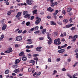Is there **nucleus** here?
Wrapping results in <instances>:
<instances>
[{
    "instance_id": "a18cd8bd",
    "label": "nucleus",
    "mask_w": 78,
    "mask_h": 78,
    "mask_svg": "<svg viewBox=\"0 0 78 78\" xmlns=\"http://www.w3.org/2000/svg\"><path fill=\"white\" fill-rule=\"evenodd\" d=\"M19 46H20V45H19V44H16L15 45V47H19Z\"/></svg>"
},
{
    "instance_id": "ea45409f",
    "label": "nucleus",
    "mask_w": 78,
    "mask_h": 78,
    "mask_svg": "<svg viewBox=\"0 0 78 78\" xmlns=\"http://www.w3.org/2000/svg\"><path fill=\"white\" fill-rule=\"evenodd\" d=\"M41 72H39L38 73H37V76H39V75H41Z\"/></svg>"
},
{
    "instance_id": "f704fd0d",
    "label": "nucleus",
    "mask_w": 78,
    "mask_h": 78,
    "mask_svg": "<svg viewBox=\"0 0 78 78\" xmlns=\"http://www.w3.org/2000/svg\"><path fill=\"white\" fill-rule=\"evenodd\" d=\"M38 59H39L38 58H37V57H36L34 58V60H35V61H38Z\"/></svg>"
},
{
    "instance_id": "393cba45",
    "label": "nucleus",
    "mask_w": 78,
    "mask_h": 78,
    "mask_svg": "<svg viewBox=\"0 0 78 78\" xmlns=\"http://www.w3.org/2000/svg\"><path fill=\"white\" fill-rule=\"evenodd\" d=\"M22 60L23 61H26L27 60V57H23L22 58Z\"/></svg>"
},
{
    "instance_id": "f8f14e48",
    "label": "nucleus",
    "mask_w": 78,
    "mask_h": 78,
    "mask_svg": "<svg viewBox=\"0 0 78 78\" xmlns=\"http://www.w3.org/2000/svg\"><path fill=\"white\" fill-rule=\"evenodd\" d=\"M7 27V26L6 24L4 25L2 27V30H5L6 29V27Z\"/></svg>"
},
{
    "instance_id": "5701e85b",
    "label": "nucleus",
    "mask_w": 78,
    "mask_h": 78,
    "mask_svg": "<svg viewBox=\"0 0 78 78\" xmlns=\"http://www.w3.org/2000/svg\"><path fill=\"white\" fill-rule=\"evenodd\" d=\"M33 14H36L37 13V10H34L33 11Z\"/></svg>"
},
{
    "instance_id": "a19ab883",
    "label": "nucleus",
    "mask_w": 78,
    "mask_h": 78,
    "mask_svg": "<svg viewBox=\"0 0 78 78\" xmlns=\"http://www.w3.org/2000/svg\"><path fill=\"white\" fill-rule=\"evenodd\" d=\"M62 13L64 14V15H65V14L66 13V12L65 10H64L62 11Z\"/></svg>"
},
{
    "instance_id": "58836bf2",
    "label": "nucleus",
    "mask_w": 78,
    "mask_h": 78,
    "mask_svg": "<svg viewBox=\"0 0 78 78\" xmlns=\"http://www.w3.org/2000/svg\"><path fill=\"white\" fill-rule=\"evenodd\" d=\"M78 37V35H75L74 37H73V38H74L75 39H76V38Z\"/></svg>"
},
{
    "instance_id": "49530a36",
    "label": "nucleus",
    "mask_w": 78,
    "mask_h": 78,
    "mask_svg": "<svg viewBox=\"0 0 78 78\" xmlns=\"http://www.w3.org/2000/svg\"><path fill=\"white\" fill-rule=\"evenodd\" d=\"M31 54H29L28 55V57L29 58H31Z\"/></svg>"
},
{
    "instance_id": "79ce46f5",
    "label": "nucleus",
    "mask_w": 78,
    "mask_h": 78,
    "mask_svg": "<svg viewBox=\"0 0 78 78\" xmlns=\"http://www.w3.org/2000/svg\"><path fill=\"white\" fill-rule=\"evenodd\" d=\"M67 76H69V77L70 78H73L72 76H70V75L69 74H67Z\"/></svg>"
},
{
    "instance_id": "37998d69",
    "label": "nucleus",
    "mask_w": 78,
    "mask_h": 78,
    "mask_svg": "<svg viewBox=\"0 0 78 78\" xmlns=\"http://www.w3.org/2000/svg\"><path fill=\"white\" fill-rule=\"evenodd\" d=\"M54 36L55 37H56V36H57V33L56 32H54Z\"/></svg>"
},
{
    "instance_id": "4c0bfd02",
    "label": "nucleus",
    "mask_w": 78,
    "mask_h": 78,
    "mask_svg": "<svg viewBox=\"0 0 78 78\" xmlns=\"http://www.w3.org/2000/svg\"><path fill=\"white\" fill-rule=\"evenodd\" d=\"M11 14V12L10 10L7 13V15H10Z\"/></svg>"
},
{
    "instance_id": "4be33fe9",
    "label": "nucleus",
    "mask_w": 78,
    "mask_h": 78,
    "mask_svg": "<svg viewBox=\"0 0 78 78\" xmlns=\"http://www.w3.org/2000/svg\"><path fill=\"white\" fill-rule=\"evenodd\" d=\"M23 15H26L28 13V12L27 11H25L23 12Z\"/></svg>"
},
{
    "instance_id": "aec40b11",
    "label": "nucleus",
    "mask_w": 78,
    "mask_h": 78,
    "mask_svg": "<svg viewBox=\"0 0 78 78\" xmlns=\"http://www.w3.org/2000/svg\"><path fill=\"white\" fill-rule=\"evenodd\" d=\"M51 25H56V23H55V22L53 21H51Z\"/></svg>"
},
{
    "instance_id": "a878e982",
    "label": "nucleus",
    "mask_w": 78,
    "mask_h": 78,
    "mask_svg": "<svg viewBox=\"0 0 78 78\" xmlns=\"http://www.w3.org/2000/svg\"><path fill=\"white\" fill-rule=\"evenodd\" d=\"M39 56V55L37 54H34L33 55V57H36L37 56Z\"/></svg>"
},
{
    "instance_id": "4468645a",
    "label": "nucleus",
    "mask_w": 78,
    "mask_h": 78,
    "mask_svg": "<svg viewBox=\"0 0 78 78\" xmlns=\"http://www.w3.org/2000/svg\"><path fill=\"white\" fill-rule=\"evenodd\" d=\"M73 25V24H68L66 25V28H70V27H72V26Z\"/></svg>"
},
{
    "instance_id": "f03ea898",
    "label": "nucleus",
    "mask_w": 78,
    "mask_h": 78,
    "mask_svg": "<svg viewBox=\"0 0 78 78\" xmlns=\"http://www.w3.org/2000/svg\"><path fill=\"white\" fill-rule=\"evenodd\" d=\"M36 19L37 20L35 21V24L36 25H38V24L40 23L41 20V18H39L38 17H37L36 18Z\"/></svg>"
},
{
    "instance_id": "1a4fd4ad",
    "label": "nucleus",
    "mask_w": 78,
    "mask_h": 78,
    "mask_svg": "<svg viewBox=\"0 0 78 78\" xmlns=\"http://www.w3.org/2000/svg\"><path fill=\"white\" fill-rule=\"evenodd\" d=\"M27 41L28 42L27 43V44H32V41H31V40L30 39H28L27 40Z\"/></svg>"
},
{
    "instance_id": "3c124183",
    "label": "nucleus",
    "mask_w": 78,
    "mask_h": 78,
    "mask_svg": "<svg viewBox=\"0 0 78 78\" xmlns=\"http://www.w3.org/2000/svg\"><path fill=\"white\" fill-rule=\"evenodd\" d=\"M26 51H27V52L28 53H30V52L31 51L29 49H26Z\"/></svg>"
},
{
    "instance_id": "052dcab7",
    "label": "nucleus",
    "mask_w": 78,
    "mask_h": 78,
    "mask_svg": "<svg viewBox=\"0 0 78 78\" xmlns=\"http://www.w3.org/2000/svg\"><path fill=\"white\" fill-rule=\"evenodd\" d=\"M27 32V30H24L22 32V33L23 34H25V33H26V32Z\"/></svg>"
},
{
    "instance_id": "0e129e2a",
    "label": "nucleus",
    "mask_w": 78,
    "mask_h": 78,
    "mask_svg": "<svg viewBox=\"0 0 78 78\" xmlns=\"http://www.w3.org/2000/svg\"><path fill=\"white\" fill-rule=\"evenodd\" d=\"M43 39H44L43 37H42L39 38V40H43Z\"/></svg>"
},
{
    "instance_id": "e433bc0d",
    "label": "nucleus",
    "mask_w": 78,
    "mask_h": 78,
    "mask_svg": "<svg viewBox=\"0 0 78 78\" xmlns=\"http://www.w3.org/2000/svg\"><path fill=\"white\" fill-rule=\"evenodd\" d=\"M51 4V7H54V6H55V4L54 3L52 2Z\"/></svg>"
},
{
    "instance_id": "864d4df0",
    "label": "nucleus",
    "mask_w": 78,
    "mask_h": 78,
    "mask_svg": "<svg viewBox=\"0 0 78 78\" xmlns=\"http://www.w3.org/2000/svg\"><path fill=\"white\" fill-rule=\"evenodd\" d=\"M4 20H5V19H3L1 21V23H3V22H4Z\"/></svg>"
},
{
    "instance_id": "5fc2aeb1",
    "label": "nucleus",
    "mask_w": 78,
    "mask_h": 78,
    "mask_svg": "<svg viewBox=\"0 0 78 78\" xmlns=\"http://www.w3.org/2000/svg\"><path fill=\"white\" fill-rule=\"evenodd\" d=\"M34 16H32L31 17L30 19L31 20H33L34 19Z\"/></svg>"
},
{
    "instance_id": "2f4dec72",
    "label": "nucleus",
    "mask_w": 78,
    "mask_h": 78,
    "mask_svg": "<svg viewBox=\"0 0 78 78\" xmlns=\"http://www.w3.org/2000/svg\"><path fill=\"white\" fill-rule=\"evenodd\" d=\"M56 73H57V71H56V70H54L53 71V73L52 75H55V74H56Z\"/></svg>"
},
{
    "instance_id": "f3484780",
    "label": "nucleus",
    "mask_w": 78,
    "mask_h": 78,
    "mask_svg": "<svg viewBox=\"0 0 78 78\" xmlns=\"http://www.w3.org/2000/svg\"><path fill=\"white\" fill-rule=\"evenodd\" d=\"M20 62V60H19V59H17L16 60L15 63L16 64H17L18 63H19Z\"/></svg>"
},
{
    "instance_id": "338daca9",
    "label": "nucleus",
    "mask_w": 78,
    "mask_h": 78,
    "mask_svg": "<svg viewBox=\"0 0 78 78\" xmlns=\"http://www.w3.org/2000/svg\"><path fill=\"white\" fill-rule=\"evenodd\" d=\"M34 28H32L30 30V31H34Z\"/></svg>"
},
{
    "instance_id": "4d7b16f0",
    "label": "nucleus",
    "mask_w": 78,
    "mask_h": 78,
    "mask_svg": "<svg viewBox=\"0 0 78 78\" xmlns=\"http://www.w3.org/2000/svg\"><path fill=\"white\" fill-rule=\"evenodd\" d=\"M33 47H34V46L33 45L30 46V48H33Z\"/></svg>"
},
{
    "instance_id": "bb28decb",
    "label": "nucleus",
    "mask_w": 78,
    "mask_h": 78,
    "mask_svg": "<svg viewBox=\"0 0 78 78\" xmlns=\"http://www.w3.org/2000/svg\"><path fill=\"white\" fill-rule=\"evenodd\" d=\"M9 73V70L7 69L5 70V74H7Z\"/></svg>"
},
{
    "instance_id": "6ab92c4d",
    "label": "nucleus",
    "mask_w": 78,
    "mask_h": 78,
    "mask_svg": "<svg viewBox=\"0 0 78 78\" xmlns=\"http://www.w3.org/2000/svg\"><path fill=\"white\" fill-rule=\"evenodd\" d=\"M22 55H23V56L24 55V52H21L19 54V56H22Z\"/></svg>"
},
{
    "instance_id": "69168bd1",
    "label": "nucleus",
    "mask_w": 78,
    "mask_h": 78,
    "mask_svg": "<svg viewBox=\"0 0 78 78\" xmlns=\"http://www.w3.org/2000/svg\"><path fill=\"white\" fill-rule=\"evenodd\" d=\"M71 48V46H69L67 48V49H70V48Z\"/></svg>"
},
{
    "instance_id": "412c9836",
    "label": "nucleus",
    "mask_w": 78,
    "mask_h": 78,
    "mask_svg": "<svg viewBox=\"0 0 78 78\" xmlns=\"http://www.w3.org/2000/svg\"><path fill=\"white\" fill-rule=\"evenodd\" d=\"M48 44L50 45V44H51V43H52V40L51 39L49 41H48Z\"/></svg>"
},
{
    "instance_id": "9b49d317",
    "label": "nucleus",
    "mask_w": 78,
    "mask_h": 78,
    "mask_svg": "<svg viewBox=\"0 0 78 78\" xmlns=\"http://www.w3.org/2000/svg\"><path fill=\"white\" fill-rule=\"evenodd\" d=\"M5 37V35L2 34V35H1V37H0V41H2V40L3 39V38H4V37Z\"/></svg>"
},
{
    "instance_id": "cd10ccee",
    "label": "nucleus",
    "mask_w": 78,
    "mask_h": 78,
    "mask_svg": "<svg viewBox=\"0 0 78 78\" xmlns=\"http://www.w3.org/2000/svg\"><path fill=\"white\" fill-rule=\"evenodd\" d=\"M57 23L59 25H62V22L60 21V22H57Z\"/></svg>"
},
{
    "instance_id": "774afa93",
    "label": "nucleus",
    "mask_w": 78,
    "mask_h": 78,
    "mask_svg": "<svg viewBox=\"0 0 78 78\" xmlns=\"http://www.w3.org/2000/svg\"><path fill=\"white\" fill-rule=\"evenodd\" d=\"M74 51L75 53H77V52H78V49Z\"/></svg>"
},
{
    "instance_id": "8fccbe9b",
    "label": "nucleus",
    "mask_w": 78,
    "mask_h": 78,
    "mask_svg": "<svg viewBox=\"0 0 78 78\" xmlns=\"http://www.w3.org/2000/svg\"><path fill=\"white\" fill-rule=\"evenodd\" d=\"M75 27H73L71 28L70 29L72 30V31H73V30H75Z\"/></svg>"
},
{
    "instance_id": "2eb2a0df",
    "label": "nucleus",
    "mask_w": 78,
    "mask_h": 78,
    "mask_svg": "<svg viewBox=\"0 0 78 78\" xmlns=\"http://www.w3.org/2000/svg\"><path fill=\"white\" fill-rule=\"evenodd\" d=\"M20 72V70H19V69H15L14 71L13 72L15 73H17L18 72Z\"/></svg>"
},
{
    "instance_id": "bf43d9fd",
    "label": "nucleus",
    "mask_w": 78,
    "mask_h": 78,
    "mask_svg": "<svg viewBox=\"0 0 78 78\" xmlns=\"http://www.w3.org/2000/svg\"><path fill=\"white\" fill-rule=\"evenodd\" d=\"M78 75V73L74 74V75H73V76H77Z\"/></svg>"
},
{
    "instance_id": "6e6d98bb",
    "label": "nucleus",
    "mask_w": 78,
    "mask_h": 78,
    "mask_svg": "<svg viewBox=\"0 0 78 78\" xmlns=\"http://www.w3.org/2000/svg\"><path fill=\"white\" fill-rule=\"evenodd\" d=\"M75 55L76 56V58H78V53H76Z\"/></svg>"
},
{
    "instance_id": "a211bd4d",
    "label": "nucleus",
    "mask_w": 78,
    "mask_h": 78,
    "mask_svg": "<svg viewBox=\"0 0 78 78\" xmlns=\"http://www.w3.org/2000/svg\"><path fill=\"white\" fill-rule=\"evenodd\" d=\"M12 67L14 69H16V68H17V65H14L12 66Z\"/></svg>"
},
{
    "instance_id": "c03bdc74",
    "label": "nucleus",
    "mask_w": 78,
    "mask_h": 78,
    "mask_svg": "<svg viewBox=\"0 0 78 78\" xmlns=\"http://www.w3.org/2000/svg\"><path fill=\"white\" fill-rule=\"evenodd\" d=\"M73 20V19L72 18H71L69 20L70 23H72L73 22L72 20Z\"/></svg>"
},
{
    "instance_id": "f257e3e1",
    "label": "nucleus",
    "mask_w": 78,
    "mask_h": 78,
    "mask_svg": "<svg viewBox=\"0 0 78 78\" xmlns=\"http://www.w3.org/2000/svg\"><path fill=\"white\" fill-rule=\"evenodd\" d=\"M54 44L55 45H60L61 44V40L60 38H58L57 39H56L54 40Z\"/></svg>"
},
{
    "instance_id": "7ed1b4c3",
    "label": "nucleus",
    "mask_w": 78,
    "mask_h": 78,
    "mask_svg": "<svg viewBox=\"0 0 78 78\" xmlns=\"http://www.w3.org/2000/svg\"><path fill=\"white\" fill-rule=\"evenodd\" d=\"M22 39V37L21 36H18L16 38V40L17 41H20Z\"/></svg>"
},
{
    "instance_id": "423d86ee",
    "label": "nucleus",
    "mask_w": 78,
    "mask_h": 78,
    "mask_svg": "<svg viewBox=\"0 0 78 78\" xmlns=\"http://www.w3.org/2000/svg\"><path fill=\"white\" fill-rule=\"evenodd\" d=\"M12 51V48H9V50L5 51V53H11Z\"/></svg>"
},
{
    "instance_id": "7c9ffc66",
    "label": "nucleus",
    "mask_w": 78,
    "mask_h": 78,
    "mask_svg": "<svg viewBox=\"0 0 78 78\" xmlns=\"http://www.w3.org/2000/svg\"><path fill=\"white\" fill-rule=\"evenodd\" d=\"M30 63H35V61L34 60H31L30 61Z\"/></svg>"
},
{
    "instance_id": "72a5a7b5",
    "label": "nucleus",
    "mask_w": 78,
    "mask_h": 78,
    "mask_svg": "<svg viewBox=\"0 0 78 78\" xmlns=\"http://www.w3.org/2000/svg\"><path fill=\"white\" fill-rule=\"evenodd\" d=\"M48 62H51V58H48Z\"/></svg>"
},
{
    "instance_id": "39448f33",
    "label": "nucleus",
    "mask_w": 78,
    "mask_h": 78,
    "mask_svg": "<svg viewBox=\"0 0 78 78\" xmlns=\"http://www.w3.org/2000/svg\"><path fill=\"white\" fill-rule=\"evenodd\" d=\"M41 49H42V47H38L36 48V50L37 51H39L40 52L42 51Z\"/></svg>"
},
{
    "instance_id": "ddd939ff",
    "label": "nucleus",
    "mask_w": 78,
    "mask_h": 78,
    "mask_svg": "<svg viewBox=\"0 0 78 78\" xmlns=\"http://www.w3.org/2000/svg\"><path fill=\"white\" fill-rule=\"evenodd\" d=\"M46 32H47V30H46V29H44L42 30V34H45Z\"/></svg>"
},
{
    "instance_id": "680f3d73",
    "label": "nucleus",
    "mask_w": 78,
    "mask_h": 78,
    "mask_svg": "<svg viewBox=\"0 0 78 78\" xmlns=\"http://www.w3.org/2000/svg\"><path fill=\"white\" fill-rule=\"evenodd\" d=\"M61 42H64L65 41V39L64 38H62L61 40Z\"/></svg>"
},
{
    "instance_id": "c9c22d12",
    "label": "nucleus",
    "mask_w": 78,
    "mask_h": 78,
    "mask_svg": "<svg viewBox=\"0 0 78 78\" xmlns=\"http://www.w3.org/2000/svg\"><path fill=\"white\" fill-rule=\"evenodd\" d=\"M51 8L49 7L47 9V10L48 11H50H50H51Z\"/></svg>"
},
{
    "instance_id": "c85d7f7f",
    "label": "nucleus",
    "mask_w": 78,
    "mask_h": 78,
    "mask_svg": "<svg viewBox=\"0 0 78 78\" xmlns=\"http://www.w3.org/2000/svg\"><path fill=\"white\" fill-rule=\"evenodd\" d=\"M40 33V30H38L34 32L35 34H38Z\"/></svg>"
},
{
    "instance_id": "de8ad7c7",
    "label": "nucleus",
    "mask_w": 78,
    "mask_h": 78,
    "mask_svg": "<svg viewBox=\"0 0 78 78\" xmlns=\"http://www.w3.org/2000/svg\"><path fill=\"white\" fill-rule=\"evenodd\" d=\"M22 32V30H20L18 31V33L19 34H20V33H21Z\"/></svg>"
},
{
    "instance_id": "6e6552de",
    "label": "nucleus",
    "mask_w": 78,
    "mask_h": 78,
    "mask_svg": "<svg viewBox=\"0 0 78 78\" xmlns=\"http://www.w3.org/2000/svg\"><path fill=\"white\" fill-rule=\"evenodd\" d=\"M64 51H65V49H60L58 51V53H64Z\"/></svg>"
},
{
    "instance_id": "603ef678",
    "label": "nucleus",
    "mask_w": 78,
    "mask_h": 78,
    "mask_svg": "<svg viewBox=\"0 0 78 78\" xmlns=\"http://www.w3.org/2000/svg\"><path fill=\"white\" fill-rule=\"evenodd\" d=\"M26 48H27L28 49H29L30 48V46L27 45L26 46Z\"/></svg>"
},
{
    "instance_id": "20e7f679",
    "label": "nucleus",
    "mask_w": 78,
    "mask_h": 78,
    "mask_svg": "<svg viewBox=\"0 0 78 78\" xmlns=\"http://www.w3.org/2000/svg\"><path fill=\"white\" fill-rule=\"evenodd\" d=\"M27 3L29 5H31L33 3L32 0H27Z\"/></svg>"
},
{
    "instance_id": "13d9d810",
    "label": "nucleus",
    "mask_w": 78,
    "mask_h": 78,
    "mask_svg": "<svg viewBox=\"0 0 78 78\" xmlns=\"http://www.w3.org/2000/svg\"><path fill=\"white\" fill-rule=\"evenodd\" d=\"M25 21H23L21 23V24H22V25H24V24H25Z\"/></svg>"
},
{
    "instance_id": "e2e57ef3",
    "label": "nucleus",
    "mask_w": 78,
    "mask_h": 78,
    "mask_svg": "<svg viewBox=\"0 0 78 78\" xmlns=\"http://www.w3.org/2000/svg\"><path fill=\"white\" fill-rule=\"evenodd\" d=\"M4 3H6L8 2V0H4Z\"/></svg>"
},
{
    "instance_id": "dca6fc26",
    "label": "nucleus",
    "mask_w": 78,
    "mask_h": 78,
    "mask_svg": "<svg viewBox=\"0 0 78 78\" xmlns=\"http://www.w3.org/2000/svg\"><path fill=\"white\" fill-rule=\"evenodd\" d=\"M72 9L71 8H68L67 9V11L68 12H70V11H72Z\"/></svg>"
},
{
    "instance_id": "b1692460",
    "label": "nucleus",
    "mask_w": 78,
    "mask_h": 78,
    "mask_svg": "<svg viewBox=\"0 0 78 78\" xmlns=\"http://www.w3.org/2000/svg\"><path fill=\"white\" fill-rule=\"evenodd\" d=\"M63 22L67 23L68 22V20L67 19H65L63 20Z\"/></svg>"
},
{
    "instance_id": "c756f323",
    "label": "nucleus",
    "mask_w": 78,
    "mask_h": 78,
    "mask_svg": "<svg viewBox=\"0 0 78 78\" xmlns=\"http://www.w3.org/2000/svg\"><path fill=\"white\" fill-rule=\"evenodd\" d=\"M34 29L35 30H38V29H39V27H38L37 26L35 27H34Z\"/></svg>"
},
{
    "instance_id": "473e14b6",
    "label": "nucleus",
    "mask_w": 78,
    "mask_h": 78,
    "mask_svg": "<svg viewBox=\"0 0 78 78\" xmlns=\"http://www.w3.org/2000/svg\"><path fill=\"white\" fill-rule=\"evenodd\" d=\"M30 22H28L26 23V25L27 26H29V25H30Z\"/></svg>"
},
{
    "instance_id": "9d476101",
    "label": "nucleus",
    "mask_w": 78,
    "mask_h": 78,
    "mask_svg": "<svg viewBox=\"0 0 78 78\" xmlns=\"http://www.w3.org/2000/svg\"><path fill=\"white\" fill-rule=\"evenodd\" d=\"M21 16V12H19L17 14V15L16 16V18H18L19 17H20Z\"/></svg>"
},
{
    "instance_id": "0eeeda50",
    "label": "nucleus",
    "mask_w": 78,
    "mask_h": 78,
    "mask_svg": "<svg viewBox=\"0 0 78 78\" xmlns=\"http://www.w3.org/2000/svg\"><path fill=\"white\" fill-rule=\"evenodd\" d=\"M24 18H28V19H30V18L31 17V16H30V14L26 15L24 16Z\"/></svg>"
},
{
    "instance_id": "09e8293b",
    "label": "nucleus",
    "mask_w": 78,
    "mask_h": 78,
    "mask_svg": "<svg viewBox=\"0 0 78 78\" xmlns=\"http://www.w3.org/2000/svg\"><path fill=\"white\" fill-rule=\"evenodd\" d=\"M57 62H59V61H60L61 60V59L60 58H58L56 59Z\"/></svg>"
}]
</instances>
